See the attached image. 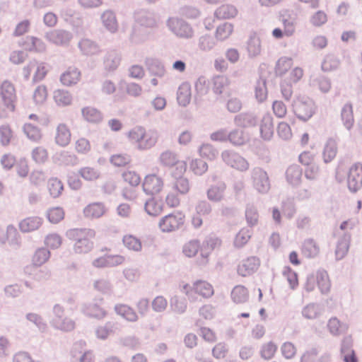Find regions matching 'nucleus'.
<instances>
[{
  "instance_id": "nucleus-1",
  "label": "nucleus",
  "mask_w": 362,
  "mask_h": 362,
  "mask_svg": "<svg viewBox=\"0 0 362 362\" xmlns=\"http://www.w3.org/2000/svg\"><path fill=\"white\" fill-rule=\"evenodd\" d=\"M67 237L74 242L73 250L76 254H86L94 247L96 232L93 228H73L66 232Z\"/></svg>"
},
{
  "instance_id": "nucleus-2",
  "label": "nucleus",
  "mask_w": 362,
  "mask_h": 362,
  "mask_svg": "<svg viewBox=\"0 0 362 362\" xmlns=\"http://www.w3.org/2000/svg\"><path fill=\"white\" fill-rule=\"evenodd\" d=\"M127 137L138 149L146 151L156 146L158 140V134L155 130H148L143 127H135L128 132Z\"/></svg>"
},
{
  "instance_id": "nucleus-3",
  "label": "nucleus",
  "mask_w": 362,
  "mask_h": 362,
  "mask_svg": "<svg viewBox=\"0 0 362 362\" xmlns=\"http://www.w3.org/2000/svg\"><path fill=\"white\" fill-rule=\"evenodd\" d=\"M18 103V96L14 85L4 81L0 85V117H7L14 112Z\"/></svg>"
},
{
  "instance_id": "nucleus-4",
  "label": "nucleus",
  "mask_w": 362,
  "mask_h": 362,
  "mask_svg": "<svg viewBox=\"0 0 362 362\" xmlns=\"http://www.w3.org/2000/svg\"><path fill=\"white\" fill-rule=\"evenodd\" d=\"M182 291L185 294L189 301L194 302L198 296L207 298L214 295V290L211 284L203 280H198L182 286Z\"/></svg>"
},
{
  "instance_id": "nucleus-5",
  "label": "nucleus",
  "mask_w": 362,
  "mask_h": 362,
  "mask_svg": "<svg viewBox=\"0 0 362 362\" xmlns=\"http://www.w3.org/2000/svg\"><path fill=\"white\" fill-rule=\"evenodd\" d=\"M103 255L98 257L92 262V264L96 268L112 267L122 264L125 262V257L119 254H111V249L103 247L100 249Z\"/></svg>"
},
{
  "instance_id": "nucleus-6",
  "label": "nucleus",
  "mask_w": 362,
  "mask_h": 362,
  "mask_svg": "<svg viewBox=\"0 0 362 362\" xmlns=\"http://www.w3.org/2000/svg\"><path fill=\"white\" fill-rule=\"evenodd\" d=\"M185 220V214L182 211H174L163 216L160 220L159 227L163 232L175 231L184 226Z\"/></svg>"
},
{
  "instance_id": "nucleus-7",
  "label": "nucleus",
  "mask_w": 362,
  "mask_h": 362,
  "mask_svg": "<svg viewBox=\"0 0 362 362\" xmlns=\"http://www.w3.org/2000/svg\"><path fill=\"white\" fill-rule=\"evenodd\" d=\"M164 186L163 178L155 173L146 175L142 182L143 191L149 196H154L161 193Z\"/></svg>"
},
{
  "instance_id": "nucleus-8",
  "label": "nucleus",
  "mask_w": 362,
  "mask_h": 362,
  "mask_svg": "<svg viewBox=\"0 0 362 362\" xmlns=\"http://www.w3.org/2000/svg\"><path fill=\"white\" fill-rule=\"evenodd\" d=\"M23 71L27 78H28L33 72V80L34 81H40L45 78L49 71V69L45 63L33 60L30 62L28 65L24 67Z\"/></svg>"
},
{
  "instance_id": "nucleus-9",
  "label": "nucleus",
  "mask_w": 362,
  "mask_h": 362,
  "mask_svg": "<svg viewBox=\"0 0 362 362\" xmlns=\"http://www.w3.org/2000/svg\"><path fill=\"white\" fill-rule=\"evenodd\" d=\"M260 261L256 257H249L243 259L238 265V273L242 276H248L257 271Z\"/></svg>"
},
{
  "instance_id": "nucleus-10",
  "label": "nucleus",
  "mask_w": 362,
  "mask_h": 362,
  "mask_svg": "<svg viewBox=\"0 0 362 362\" xmlns=\"http://www.w3.org/2000/svg\"><path fill=\"white\" fill-rule=\"evenodd\" d=\"M253 181L255 189L260 193H267L270 189V182L267 173L262 168L254 170Z\"/></svg>"
},
{
  "instance_id": "nucleus-11",
  "label": "nucleus",
  "mask_w": 362,
  "mask_h": 362,
  "mask_svg": "<svg viewBox=\"0 0 362 362\" xmlns=\"http://www.w3.org/2000/svg\"><path fill=\"white\" fill-rule=\"evenodd\" d=\"M348 187L352 192H356L362 187V168L358 165H353L348 175Z\"/></svg>"
},
{
  "instance_id": "nucleus-12",
  "label": "nucleus",
  "mask_w": 362,
  "mask_h": 362,
  "mask_svg": "<svg viewBox=\"0 0 362 362\" xmlns=\"http://www.w3.org/2000/svg\"><path fill=\"white\" fill-rule=\"evenodd\" d=\"M223 157L228 165L238 170L245 171L249 168L247 161L238 154L226 152Z\"/></svg>"
},
{
  "instance_id": "nucleus-13",
  "label": "nucleus",
  "mask_w": 362,
  "mask_h": 362,
  "mask_svg": "<svg viewBox=\"0 0 362 362\" xmlns=\"http://www.w3.org/2000/svg\"><path fill=\"white\" fill-rule=\"evenodd\" d=\"M168 26L175 35L182 37H189L192 34L189 25L177 18L169 19Z\"/></svg>"
},
{
  "instance_id": "nucleus-14",
  "label": "nucleus",
  "mask_w": 362,
  "mask_h": 362,
  "mask_svg": "<svg viewBox=\"0 0 362 362\" xmlns=\"http://www.w3.org/2000/svg\"><path fill=\"white\" fill-rule=\"evenodd\" d=\"M43 223V218L34 216L23 219L19 223V228L23 233H29L39 229Z\"/></svg>"
},
{
  "instance_id": "nucleus-15",
  "label": "nucleus",
  "mask_w": 362,
  "mask_h": 362,
  "mask_svg": "<svg viewBox=\"0 0 362 362\" xmlns=\"http://www.w3.org/2000/svg\"><path fill=\"white\" fill-rule=\"evenodd\" d=\"M71 139V133L65 124H59L56 129L55 142L60 146H66Z\"/></svg>"
},
{
  "instance_id": "nucleus-16",
  "label": "nucleus",
  "mask_w": 362,
  "mask_h": 362,
  "mask_svg": "<svg viewBox=\"0 0 362 362\" xmlns=\"http://www.w3.org/2000/svg\"><path fill=\"white\" fill-rule=\"evenodd\" d=\"M105 213V208L103 204L100 202L91 203L83 209V215L89 219L98 218Z\"/></svg>"
},
{
  "instance_id": "nucleus-17",
  "label": "nucleus",
  "mask_w": 362,
  "mask_h": 362,
  "mask_svg": "<svg viewBox=\"0 0 362 362\" xmlns=\"http://www.w3.org/2000/svg\"><path fill=\"white\" fill-rule=\"evenodd\" d=\"M81 78V72L78 69L69 67L60 76L61 83L66 86H70L77 83Z\"/></svg>"
},
{
  "instance_id": "nucleus-18",
  "label": "nucleus",
  "mask_w": 362,
  "mask_h": 362,
  "mask_svg": "<svg viewBox=\"0 0 362 362\" xmlns=\"http://www.w3.org/2000/svg\"><path fill=\"white\" fill-rule=\"evenodd\" d=\"M146 211L151 216H158L164 210V203L161 198L152 197L145 204Z\"/></svg>"
},
{
  "instance_id": "nucleus-19",
  "label": "nucleus",
  "mask_w": 362,
  "mask_h": 362,
  "mask_svg": "<svg viewBox=\"0 0 362 362\" xmlns=\"http://www.w3.org/2000/svg\"><path fill=\"white\" fill-rule=\"evenodd\" d=\"M259 131L263 139L269 140L273 136V119L270 115H267L262 117L259 124Z\"/></svg>"
},
{
  "instance_id": "nucleus-20",
  "label": "nucleus",
  "mask_w": 362,
  "mask_h": 362,
  "mask_svg": "<svg viewBox=\"0 0 362 362\" xmlns=\"http://www.w3.org/2000/svg\"><path fill=\"white\" fill-rule=\"evenodd\" d=\"M229 86L230 81L226 77L216 76L214 79L213 90L216 94L225 93L230 97L232 95V91Z\"/></svg>"
},
{
  "instance_id": "nucleus-21",
  "label": "nucleus",
  "mask_w": 362,
  "mask_h": 362,
  "mask_svg": "<svg viewBox=\"0 0 362 362\" xmlns=\"http://www.w3.org/2000/svg\"><path fill=\"white\" fill-rule=\"evenodd\" d=\"M116 313L129 322L138 320V315L135 310L125 304H118L115 307Z\"/></svg>"
},
{
  "instance_id": "nucleus-22",
  "label": "nucleus",
  "mask_w": 362,
  "mask_h": 362,
  "mask_svg": "<svg viewBox=\"0 0 362 362\" xmlns=\"http://www.w3.org/2000/svg\"><path fill=\"white\" fill-rule=\"evenodd\" d=\"M238 9L231 4H223L215 11L214 15L218 19L235 18L238 15Z\"/></svg>"
},
{
  "instance_id": "nucleus-23",
  "label": "nucleus",
  "mask_w": 362,
  "mask_h": 362,
  "mask_svg": "<svg viewBox=\"0 0 362 362\" xmlns=\"http://www.w3.org/2000/svg\"><path fill=\"white\" fill-rule=\"evenodd\" d=\"M47 39L57 45H63L69 42L71 35L65 30H53L47 35Z\"/></svg>"
},
{
  "instance_id": "nucleus-24",
  "label": "nucleus",
  "mask_w": 362,
  "mask_h": 362,
  "mask_svg": "<svg viewBox=\"0 0 362 362\" xmlns=\"http://www.w3.org/2000/svg\"><path fill=\"white\" fill-rule=\"evenodd\" d=\"M191 86L188 83H182L177 90V99L180 105L186 106L191 100Z\"/></svg>"
},
{
  "instance_id": "nucleus-25",
  "label": "nucleus",
  "mask_w": 362,
  "mask_h": 362,
  "mask_svg": "<svg viewBox=\"0 0 362 362\" xmlns=\"http://www.w3.org/2000/svg\"><path fill=\"white\" fill-rule=\"evenodd\" d=\"M123 185L139 186L141 178L139 173L133 170H127L122 173Z\"/></svg>"
},
{
  "instance_id": "nucleus-26",
  "label": "nucleus",
  "mask_w": 362,
  "mask_h": 362,
  "mask_svg": "<svg viewBox=\"0 0 362 362\" xmlns=\"http://www.w3.org/2000/svg\"><path fill=\"white\" fill-rule=\"evenodd\" d=\"M53 98L56 104L62 107L69 105L72 102V97L70 93L63 89L54 90Z\"/></svg>"
},
{
  "instance_id": "nucleus-27",
  "label": "nucleus",
  "mask_w": 362,
  "mask_h": 362,
  "mask_svg": "<svg viewBox=\"0 0 362 362\" xmlns=\"http://www.w3.org/2000/svg\"><path fill=\"white\" fill-rule=\"evenodd\" d=\"M293 110L296 115L302 119H307L312 115L310 106L302 101L297 100L293 103Z\"/></svg>"
},
{
  "instance_id": "nucleus-28",
  "label": "nucleus",
  "mask_w": 362,
  "mask_h": 362,
  "mask_svg": "<svg viewBox=\"0 0 362 362\" xmlns=\"http://www.w3.org/2000/svg\"><path fill=\"white\" fill-rule=\"evenodd\" d=\"M231 298L235 303H244L249 298V292L244 286L238 285L233 288L231 292Z\"/></svg>"
},
{
  "instance_id": "nucleus-29",
  "label": "nucleus",
  "mask_w": 362,
  "mask_h": 362,
  "mask_svg": "<svg viewBox=\"0 0 362 362\" xmlns=\"http://www.w3.org/2000/svg\"><path fill=\"white\" fill-rule=\"evenodd\" d=\"M49 93L47 87L44 84L37 86L33 91V100L36 105H42L47 100Z\"/></svg>"
},
{
  "instance_id": "nucleus-30",
  "label": "nucleus",
  "mask_w": 362,
  "mask_h": 362,
  "mask_svg": "<svg viewBox=\"0 0 362 362\" xmlns=\"http://www.w3.org/2000/svg\"><path fill=\"white\" fill-rule=\"evenodd\" d=\"M47 187L49 194L54 198L59 197L64 189L62 181L56 177L50 178L47 182Z\"/></svg>"
},
{
  "instance_id": "nucleus-31",
  "label": "nucleus",
  "mask_w": 362,
  "mask_h": 362,
  "mask_svg": "<svg viewBox=\"0 0 362 362\" xmlns=\"http://www.w3.org/2000/svg\"><path fill=\"white\" fill-rule=\"evenodd\" d=\"M82 114L84 119L89 122L98 123L103 119L101 112L92 107H84L82 110Z\"/></svg>"
},
{
  "instance_id": "nucleus-32",
  "label": "nucleus",
  "mask_w": 362,
  "mask_h": 362,
  "mask_svg": "<svg viewBox=\"0 0 362 362\" xmlns=\"http://www.w3.org/2000/svg\"><path fill=\"white\" fill-rule=\"evenodd\" d=\"M233 32V25L230 23H224L216 28L215 37L217 40L223 41L228 39Z\"/></svg>"
},
{
  "instance_id": "nucleus-33",
  "label": "nucleus",
  "mask_w": 362,
  "mask_h": 362,
  "mask_svg": "<svg viewBox=\"0 0 362 362\" xmlns=\"http://www.w3.org/2000/svg\"><path fill=\"white\" fill-rule=\"evenodd\" d=\"M123 244L129 250L139 252L142 248L141 240L132 235H126L122 239Z\"/></svg>"
},
{
  "instance_id": "nucleus-34",
  "label": "nucleus",
  "mask_w": 362,
  "mask_h": 362,
  "mask_svg": "<svg viewBox=\"0 0 362 362\" xmlns=\"http://www.w3.org/2000/svg\"><path fill=\"white\" fill-rule=\"evenodd\" d=\"M104 25L110 32L115 33L117 30V21L115 15L111 11H105L102 16Z\"/></svg>"
},
{
  "instance_id": "nucleus-35",
  "label": "nucleus",
  "mask_w": 362,
  "mask_h": 362,
  "mask_svg": "<svg viewBox=\"0 0 362 362\" xmlns=\"http://www.w3.org/2000/svg\"><path fill=\"white\" fill-rule=\"evenodd\" d=\"M121 62V57L116 52L109 53L104 59V65L106 69L112 71L116 69Z\"/></svg>"
},
{
  "instance_id": "nucleus-36",
  "label": "nucleus",
  "mask_w": 362,
  "mask_h": 362,
  "mask_svg": "<svg viewBox=\"0 0 362 362\" xmlns=\"http://www.w3.org/2000/svg\"><path fill=\"white\" fill-rule=\"evenodd\" d=\"M293 65L291 58L281 57L280 58L275 67V73L277 76H281L286 73V71L291 69Z\"/></svg>"
},
{
  "instance_id": "nucleus-37",
  "label": "nucleus",
  "mask_w": 362,
  "mask_h": 362,
  "mask_svg": "<svg viewBox=\"0 0 362 362\" xmlns=\"http://www.w3.org/2000/svg\"><path fill=\"white\" fill-rule=\"evenodd\" d=\"M201 249L200 242L197 240H192L185 244L182 252L188 257H194Z\"/></svg>"
},
{
  "instance_id": "nucleus-38",
  "label": "nucleus",
  "mask_w": 362,
  "mask_h": 362,
  "mask_svg": "<svg viewBox=\"0 0 362 362\" xmlns=\"http://www.w3.org/2000/svg\"><path fill=\"white\" fill-rule=\"evenodd\" d=\"M74 148L78 154H87L91 149V145L88 139L80 137L75 141Z\"/></svg>"
},
{
  "instance_id": "nucleus-39",
  "label": "nucleus",
  "mask_w": 362,
  "mask_h": 362,
  "mask_svg": "<svg viewBox=\"0 0 362 362\" xmlns=\"http://www.w3.org/2000/svg\"><path fill=\"white\" fill-rule=\"evenodd\" d=\"M50 253L45 248H39L34 253L32 262L35 266H41L49 258Z\"/></svg>"
},
{
  "instance_id": "nucleus-40",
  "label": "nucleus",
  "mask_w": 362,
  "mask_h": 362,
  "mask_svg": "<svg viewBox=\"0 0 362 362\" xmlns=\"http://www.w3.org/2000/svg\"><path fill=\"white\" fill-rule=\"evenodd\" d=\"M13 138V132L11 127L8 124L0 126V143L6 146L10 144Z\"/></svg>"
},
{
  "instance_id": "nucleus-41",
  "label": "nucleus",
  "mask_w": 362,
  "mask_h": 362,
  "mask_svg": "<svg viewBox=\"0 0 362 362\" xmlns=\"http://www.w3.org/2000/svg\"><path fill=\"white\" fill-rule=\"evenodd\" d=\"M189 169L197 175H202L208 170L207 163L200 159H192L189 163Z\"/></svg>"
},
{
  "instance_id": "nucleus-42",
  "label": "nucleus",
  "mask_w": 362,
  "mask_h": 362,
  "mask_svg": "<svg viewBox=\"0 0 362 362\" xmlns=\"http://www.w3.org/2000/svg\"><path fill=\"white\" fill-rule=\"evenodd\" d=\"M64 211L61 207H53L48 210L47 218L52 223H57L64 218Z\"/></svg>"
},
{
  "instance_id": "nucleus-43",
  "label": "nucleus",
  "mask_w": 362,
  "mask_h": 362,
  "mask_svg": "<svg viewBox=\"0 0 362 362\" xmlns=\"http://www.w3.org/2000/svg\"><path fill=\"white\" fill-rule=\"evenodd\" d=\"M252 232L247 228L241 229L236 235L234 240V245L237 247H243L250 239Z\"/></svg>"
},
{
  "instance_id": "nucleus-44",
  "label": "nucleus",
  "mask_w": 362,
  "mask_h": 362,
  "mask_svg": "<svg viewBox=\"0 0 362 362\" xmlns=\"http://www.w3.org/2000/svg\"><path fill=\"white\" fill-rule=\"evenodd\" d=\"M138 187L139 186L123 185L122 189V195L123 198L129 201L135 200L139 195Z\"/></svg>"
},
{
  "instance_id": "nucleus-45",
  "label": "nucleus",
  "mask_w": 362,
  "mask_h": 362,
  "mask_svg": "<svg viewBox=\"0 0 362 362\" xmlns=\"http://www.w3.org/2000/svg\"><path fill=\"white\" fill-rule=\"evenodd\" d=\"M276 350L277 346L274 342H267L262 345L260 349V355L263 358L269 360L274 356Z\"/></svg>"
},
{
  "instance_id": "nucleus-46",
  "label": "nucleus",
  "mask_w": 362,
  "mask_h": 362,
  "mask_svg": "<svg viewBox=\"0 0 362 362\" xmlns=\"http://www.w3.org/2000/svg\"><path fill=\"white\" fill-rule=\"evenodd\" d=\"M23 130L27 136L33 141H39L42 139L41 131L31 124H25Z\"/></svg>"
},
{
  "instance_id": "nucleus-47",
  "label": "nucleus",
  "mask_w": 362,
  "mask_h": 362,
  "mask_svg": "<svg viewBox=\"0 0 362 362\" xmlns=\"http://www.w3.org/2000/svg\"><path fill=\"white\" fill-rule=\"evenodd\" d=\"M283 275L288 281L290 287L295 289L298 286V275L290 267H285L283 269Z\"/></svg>"
},
{
  "instance_id": "nucleus-48",
  "label": "nucleus",
  "mask_w": 362,
  "mask_h": 362,
  "mask_svg": "<svg viewBox=\"0 0 362 362\" xmlns=\"http://www.w3.org/2000/svg\"><path fill=\"white\" fill-rule=\"evenodd\" d=\"M341 117L344 120V125L347 128L352 127L354 124L353 107L350 104H346L344 106L341 111Z\"/></svg>"
},
{
  "instance_id": "nucleus-49",
  "label": "nucleus",
  "mask_w": 362,
  "mask_h": 362,
  "mask_svg": "<svg viewBox=\"0 0 362 362\" xmlns=\"http://www.w3.org/2000/svg\"><path fill=\"white\" fill-rule=\"evenodd\" d=\"M32 158L37 163H44L48 159V152L42 146L36 147L32 151Z\"/></svg>"
},
{
  "instance_id": "nucleus-50",
  "label": "nucleus",
  "mask_w": 362,
  "mask_h": 362,
  "mask_svg": "<svg viewBox=\"0 0 362 362\" xmlns=\"http://www.w3.org/2000/svg\"><path fill=\"white\" fill-rule=\"evenodd\" d=\"M86 314L91 317L102 319L105 317L106 311L100 305L93 304L87 308Z\"/></svg>"
},
{
  "instance_id": "nucleus-51",
  "label": "nucleus",
  "mask_w": 362,
  "mask_h": 362,
  "mask_svg": "<svg viewBox=\"0 0 362 362\" xmlns=\"http://www.w3.org/2000/svg\"><path fill=\"white\" fill-rule=\"evenodd\" d=\"M173 189L181 194H186L189 190L188 180L183 177H179L174 182Z\"/></svg>"
},
{
  "instance_id": "nucleus-52",
  "label": "nucleus",
  "mask_w": 362,
  "mask_h": 362,
  "mask_svg": "<svg viewBox=\"0 0 362 362\" xmlns=\"http://www.w3.org/2000/svg\"><path fill=\"white\" fill-rule=\"evenodd\" d=\"M301 171L297 167H290L286 170L287 180L292 185L298 184L300 180Z\"/></svg>"
},
{
  "instance_id": "nucleus-53",
  "label": "nucleus",
  "mask_w": 362,
  "mask_h": 362,
  "mask_svg": "<svg viewBox=\"0 0 362 362\" xmlns=\"http://www.w3.org/2000/svg\"><path fill=\"white\" fill-rule=\"evenodd\" d=\"M224 189V185L211 187L207 192L209 199L214 202L220 201L223 198Z\"/></svg>"
},
{
  "instance_id": "nucleus-54",
  "label": "nucleus",
  "mask_w": 362,
  "mask_h": 362,
  "mask_svg": "<svg viewBox=\"0 0 362 362\" xmlns=\"http://www.w3.org/2000/svg\"><path fill=\"white\" fill-rule=\"evenodd\" d=\"M200 156L209 160L214 159L216 156V151L210 144H202L199 148Z\"/></svg>"
},
{
  "instance_id": "nucleus-55",
  "label": "nucleus",
  "mask_w": 362,
  "mask_h": 362,
  "mask_svg": "<svg viewBox=\"0 0 362 362\" xmlns=\"http://www.w3.org/2000/svg\"><path fill=\"white\" fill-rule=\"evenodd\" d=\"M131 161L130 157L127 154H115L111 156L110 162L117 167H123L128 165Z\"/></svg>"
},
{
  "instance_id": "nucleus-56",
  "label": "nucleus",
  "mask_w": 362,
  "mask_h": 362,
  "mask_svg": "<svg viewBox=\"0 0 362 362\" xmlns=\"http://www.w3.org/2000/svg\"><path fill=\"white\" fill-rule=\"evenodd\" d=\"M277 134L280 138L284 140L290 139L292 137V132L290 126L284 122L278 124Z\"/></svg>"
},
{
  "instance_id": "nucleus-57",
  "label": "nucleus",
  "mask_w": 362,
  "mask_h": 362,
  "mask_svg": "<svg viewBox=\"0 0 362 362\" xmlns=\"http://www.w3.org/2000/svg\"><path fill=\"white\" fill-rule=\"evenodd\" d=\"M177 160L176 154L169 151L162 153L160 156V163L165 166H173Z\"/></svg>"
},
{
  "instance_id": "nucleus-58",
  "label": "nucleus",
  "mask_w": 362,
  "mask_h": 362,
  "mask_svg": "<svg viewBox=\"0 0 362 362\" xmlns=\"http://www.w3.org/2000/svg\"><path fill=\"white\" fill-rule=\"evenodd\" d=\"M45 243L51 249H57L61 246L62 240L58 234L52 233L45 238Z\"/></svg>"
},
{
  "instance_id": "nucleus-59",
  "label": "nucleus",
  "mask_w": 362,
  "mask_h": 362,
  "mask_svg": "<svg viewBox=\"0 0 362 362\" xmlns=\"http://www.w3.org/2000/svg\"><path fill=\"white\" fill-rule=\"evenodd\" d=\"M255 93V97L259 102H263L267 99V88L264 81H260L257 83Z\"/></svg>"
},
{
  "instance_id": "nucleus-60",
  "label": "nucleus",
  "mask_w": 362,
  "mask_h": 362,
  "mask_svg": "<svg viewBox=\"0 0 362 362\" xmlns=\"http://www.w3.org/2000/svg\"><path fill=\"white\" fill-rule=\"evenodd\" d=\"M281 351L286 358L290 359L296 356L297 349L291 342H285L281 347Z\"/></svg>"
},
{
  "instance_id": "nucleus-61",
  "label": "nucleus",
  "mask_w": 362,
  "mask_h": 362,
  "mask_svg": "<svg viewBox=\"0 0 362 362\" xmlns=\"http://www.w3.org/2000/svg\"><path fill=\"white\" fill-rule=\"evenodd\" d=\"M337 154V147L334 142H329L325 147L323 158L326 163L331 161Z\"/></svg>"
},
{
  "instance_id": "nucleus-62",
  "label": "nucleus",
  "mask_w": 362,
  "mask_h": 362,
  "mask_svg": "<svg viewBox=\"0 0 362 362\" xmlns=\"http://www.w3.org/2000/svg\"><path fill=\"white\" fill-rule=\"evenodd\" d=\"M79 174L85 180H90V181L95 180L98 179L99 177L98 172L93 168H90V167L82 168L79 170Z\"/></svg>"
},
{
  "instance_id": "nucleus-63",
  "label": "nucleus",
  "mask_w": 362,
  "mask_h": 362,
  "mask_svg": "<svg viewBox=\"0 0 362 362\" xmlns=\"http://www.w3.org/2000/svg\"><path fill=\"white\" fill-rule=\"evenodd\" d=\"M79 46L81 49L86 54H94L98 49V46L94 42L87 39L81 40Z\"/></svg>"
},
{
  "instance_id": "nucleus-64",
  "label": "nucleus",
  "mask_w": 362,
  "mask_h": 362,
  "mask_svg": "<svg viewBox=\"0 0 362 362\" xmlns=\"http://www.w3.org/2000/svg\"><path fill=\"white\" fill-rule=\"evenodd\" d=\"M247 49L251 54H258L261 50L260 39L256 36L251 37L247 44Z\"/></svg>"
}]
</instances>
